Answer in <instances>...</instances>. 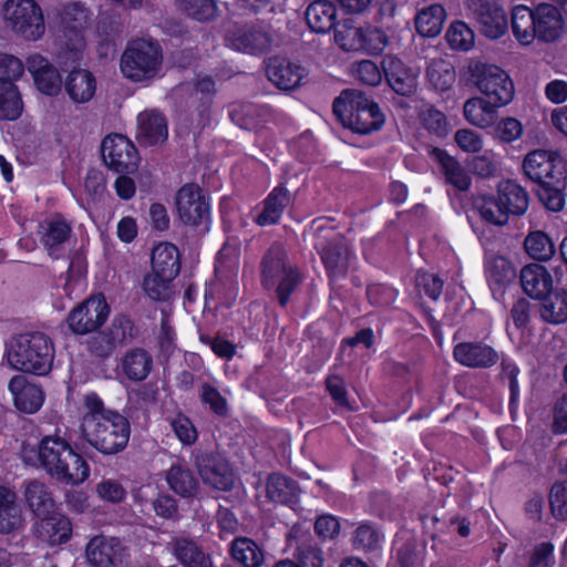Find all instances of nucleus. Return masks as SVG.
<instances>
[{"mask_svg":"<svg viewBox=\"0 0 567 567\" xmlns=\"http://www.w3.org/2000/svg\"><path fill=\"white\" fill-rule=\"evenodd\" d=\"M426 75L429 81L437 90L445 91L455 82V71L451 62L443 59H434L429 64Z\"/></svg>","mask_w":567,"mask_h":567,"instance_id":"09e8293b","label":"nucleus"},{"mask_svg":"<svg viewBox=\"0 0 567 567\" xmlns=\"http://www.w3.org/2000/svg\"><path fill=\"white\" fill-rule=\"evenodd\" d=\"M363 42L361 51L369 54H377L386 48L389 40L384 31L378 28L364 27Z\"/></svg>","mask_w":567,"mask_h":567,"instance_id":"052dcab7","label":"nucleus"},{"mask_svg":"<svg viewBox=\"0 0 567 567\" xmlns=\"http://www.w3.org/2000/svg\"><path fill=\"white\" fill-rule=\"evenodd\" d=\"M23 111L19 87L9 81H0V120L14 121Z\"/></svg>","mask_w":567,"mask_h":567,"instance_id":"ea45409f","label":"nucleus"},{"mask_svg":"<svg viewBox=\"0 0 567 567\" xmlns=\"http://www.w3.org/2000/svg\"><path fill=\"white\" fill-rule=\"evenodd\" d=\"M353 74L362 82L368 85H378L382 81V73L378 65L370 61V60H363L360 61L354 68H353Z\"/></svg>","mask_w":567,"mask_h":567,"instance_id":"680f3d73","label":"nucleus"},{"mask_svg":"<svg viewBox=\"0 0 567 567\" xmlns=\"http://www.w3.org/2000/svg\"><path fill=\"white\" fill-rule=\"evenodd\" d=\"M42 245L51 255L55 248L64 244L71 235V225L60 215L45 218L39 225Z\"/></svg>","mask_w":567,"mask_h":567,"instance_id":"7c9ffc66","label":"nucleus"},{"mask_svg":"<svg viewBox=\"0 0 567 567\" xmlns=\"http://www.w3.org/2000/svg\"><path fill=\"white\" fill-rule=\"evenodd\" d=\"M288 204V195L284 189H274L265 203V209L257 223L261 226L272 225L279 220Z\"/></svg>","mask_w":567,"mask_h":567,"instance_id":"8fccbe9b","label":"nucleus"},{"mask_svg":"<svg viewBox=\"0 0 567 567\" xmlns=\"http://www.w3.org/2000/svg\"><path fill=\"white\" fill-rule=\"evenodd\" d=\"M444 39L449 48L457 52H468L476 43L474 30L462 20H454L447 25Z\"/></svg>","mask_w":567,"mask_h":567,"instance_id":"58836bf2","label":"nucleus"},{"mask_svg":"<svg viewBox=\"0 0 567 567\" xmlns=\"http://www.w3.org/2000/svg\"><path fill=\"white\" fill-rule=\"evenodd\" d=\"M524 248L529 257L536 260H549L556 252L555 244L550 236L544 230H529Z\"/></svg>","mask_w":567,"mask_h":567,"instance_id":"79ce46f5","label":"nucleus"},{"mask_svg":"<svg viewBox=\"0 0 567 567\" xmlns=\"http://www.w3.org/2000/svg\"><path fill=\"white\" fill-rule=\"evenodd\" d=\"M152 367V357L142 349H134L122 358L120 371L132 381H142L147 378Z\"/></svg>","mask_w":567,"mask_h":567,"instance_id":"f704fd0d","label":"nucleus"},{"mask_svg":"<svg viewBox=\"0 0 567 567\" xmlns=\"http://www.w3.org/2000/svg\"><path fill=\"white\" fill-rule=\"evenodd\" d=\"M470 71L475 86L484 97L502 107L513 101L515 86L505 70L495 64L475 62Z\"/></svg>","mask_w":567,"mask_h":567,"instance_id":"1a4fd4ad","label":"nucleus"},{"mask_svg":"<svg viewBox=\"0 0 567 567\" xmlns=\"http://www.w3.org/2000/svg\"><path fill=\"white\" fill-rule=\"evenodd\" d=\"M172 427L183 444L190 445L197 439V431L190 420L184 415H178L172 421Z\"/></svg>","mask_w":567,"mask_h":567,"instance_id":"69168bd1","label":"nucleus"},{"mask_svg":"<svg viewBox=\"0 0 567 567\" xmlns=\"http://www.w3.org/2000/svg\"><path fill=\"white\" fill-rule=\"evenodd\" d=\"M177 8L189 18L207 22L218 16V7L214 0H176Z\"/></svg>","mask_w":567,"mask_h":567,"instance_id":"49530a36","label":"nucleus"},{"mask_svg":"<svg viewBox=\"0 0 567 567\" xmlns=\"http://www.w3.org/2000/svg\"><path fill=\"white\" fill-rule=\"evenodd\" d=\"M384 74L389 85L401 95H412L416 91L417 70L406 68L403 62L394 56L383 60Z\"/></svg>","mask_w":567,"mask_h":567,"instance_id":"412c9836","label":"nucleus"},{"mask_svg":"<svg viewBox=\"0 0 567 567\" xmlns=\"http://www.w3.org/2000/svg\"><path fill=\"white\" fill-rule=\"evenodd\" d=\"M321 258L331 276L343 275L348 268L351 251L342 239L329 245L321 250Z\"/></svg>","mask_w":567,"mask_h":567,"instance_id":"a19ab883","label":"nucleus"},{"mask_svg":"<svg viewBox=\"0 0 567 567\" xmlns=\"http://www.w3.org/2000/svg\"><path fill=\"white\" fill-rule=\"evenodd\" d=\"M486 275L491 284L505 285L515 276L513 265L504 257H493L486 262Z\"/></svg>","mask_w":567,"mask_h":567,"instance_id":"3c124183","label":"nucleus"},{"mask_svg":"<svg viewBox=\"0 0 567 567\" xmlns=\"http://www.w3.org/2000/svg\"><path fill=\"white\" fill-rule=\"evenodd\" d=\"M364 25L352 20H344L334 28L333 41L344 52H359L363 47Z\"/></svg>","mask_w":567,"mask_h":567,"instance_id":"c9c22d12","label":"nucleus"},{"mask_svg":"<svg viewBox=\"0 0 567 567\" xmlns=\"http://www.w3.org/2000/svg\"><path fill=\"white\" fill-rule=\"evenodd\" d=\"M197 470L206 485L218 489L228 491L235 483V476L229 465L215 456L203 455L197 458Z\"/></svg>","mask_w":567,"mask_h":567,"instance_id":"a211bd4d","label":"nucleus"},{"mask_svg":"<svg viewBox=\"0 0 567 567\" xmlns=\"http://www.w3.org/2000/svg\"><path fill=\"white\" fill-rule=\"evenodd\" d=\"M520 285L530 298L543 299L551 292L554 279L545 266L529 264L520 270Z\"/></svg>","mask_w":567,"mask_h":567,"instance_id":"b1692460","label":"nucleus"},{"mask_svg":"<svg viewBox=\"0 0 567 567\" xmlns=\"http://www.w3.org/2000/svg\"><path fill=\"white\" fill-rule=\"evenodd\" d=\"M566 186L540 185L538 196L545 207L551 212H560L565 207V195L563 189Z\"/></svg>","mask_w":567,"mask_h":567,"instance_id":"13d9d810","label":"nucleus"},{"mask_svg":"<svg viewBox=\"0 0 567 567\" xmlns=\"http://www.w3.org/2000/svg\"><path fill=\"white\" fill-rule=\"evenodd\" d=\"M28 507L39 517L55 511V503L48 487L38 481L28 483L24 491Z\"/></svg>","mask_w":567,"mask_h":567,"instance_id":"4c0bfd02","label":"nucleus"},{"mask_svg":"<svg viewBox=\"0 0 567 567\" xmlns=\"http://www.w3.org/2000/svg\"><path fill=\"white\" fill-rule=\"evenodd\" d=\"M454 141L461 151L470 154L481 152L484 146L482 136L470 128H461L456 131L454 134Z\"/></svg>","mask_w":567,"mask_h":567,"instance_id":"bf43d9fd","label":"nucleus"},{"mask_svg":"<svg viewBox=\"0 0 567 567\" xmlns=\"http://www.w3.org/2000/svg\"><path fill=\"white\" fill-rule=\"evenodd\" d=\"M164 55L161 45L151 40L132 41L120 59L122 75L135 83H151L162 76Z\"/></svg>","mask_w":567,"mask_h":567,"instance_id":"39448f33","label":"nucleus"},{"mask_svg":"<svg viewBox=\"0 0 567 567\" xmlns=\"http://www.w3.org/2000/svg\"><path fill=\"white\" fill-rule=\"evenodd\" d=\"M341 529L339 519L330 514L320 515L315 523L316 534L322 539L336 538Z\"/></svg>","mask_w":567,"mask_h":567,"instance_id":"e2e57ef3","label":"nucleus"},{"mask_svg":"<svg viewBox=\"0 0 567 567\" xmlns=\"http://www.w3.org/2000/svg\"><path fill=\"white\" fill-rule=\"evenodd\" d=\"M0 19L13 34L27 41H38L45 34L44 14L35 0H4Z\"/></svg>","mask_w":567,"mask_h":567,"instance_id":"0eeeda50","label":"nucleus"},{"mask_svg":"<svg viewBox=\"0 0 567 567\" xmlns=\"http://www.w3.org/2000/svg\"><path fill=\"white\" fill-rule=\"evenodd\" d=\"M454 358L466 367H488L496 362L495 351L483 344L460 343L454 348Z\"/></svg>","mask_w":567,"mask_h":567,"instance_id":"72a5a7b5","label":"nucleus"},{"mask_svg":"<svg viewBox=\"0 0 567 567\" xmlns=\"http://www.w3.org/2000/svg\"><path fill=\"white\" fill-rule=\"evenodd\" d=\"M175 278L158 275L153 271L146 275L142 282V289L146 297L154 301H163L172 296V281Z\"/></svg>","mask_w":567,"mask_h":567,"instance_id":"de8ad7c7","label":"nucleus"},{"mask_svg":"<svg viewBox=\"0 0 567 567\" xmlns=\"http://www.w3.org/2000/svg\"><path fill=\"white\" fill-rule=\"evenodd\" d=\"M522 167L539 185L567 186V159L557 151L534 150L525 155Z\"/></svg>","mask_w":567,"mask_h":567,"instance_id":"6e6552de","label":"nucleus"},{"mask_svg":"<svg viewBox=\"0 0 567 567\" xmlns=\"http://www.w3.org/2000/svg\"><path fill=\"white\" fill-rule=\"evenodd\" d=\"M511 30L519 47L530 48L536 43L559 42L567 32V23L557 4L550 2H540L534 7L516 4L511 9Z\"/></svg>","mask_w":567,"mask_h":567,"instance_id":"f03ea898","label":"nucleus"},{"mask_svg":"<svg viewBox=\"0 0 567 567\" xmlns=\"http://www.w3.org/2000/svg\"><path fill=\"white\" fill-rule=\"evenodd\" d=\"M166 482L178 495L189 497L195 495L198 484L192 472L181 465H173L166 473Z\"/></svg>","mask_w":567,"mask_h":567,"instance_id":"37998d69","label":"nucleus"},{"mask_svg":"<svg viewBox=\"0 0 567 567\" xmlns=\"http://www.w3.org/2000/svg\"><path fill=\"white\" fill-rule=\"evenodd\" d=\"M27 69L35 87L49 96L58 95L63 86L59 70L42 54L32 53L27 58Z\"/></svg>","mask_w":567,"mask_h":567,"instance_id":"dca6fc26","label":"nucleus"},{"mask_svg":"<svg viewBox=\"0 0 567 567\" xmlns=\"http://www.w3.org/2000/svg\"><path fill=\"white\" fill-rule=\"evenodd\" d=\"M79 413L80 437L91 447L104 455L116 454L126 447L130 422L116 410L106 408L95 392L83 395Z\"/></svg>","mask_w":567,"mask_h":567,"instance_id":"f257e3e1","label":"nucleus"},{"mask_svg":"<svg viewBox=\"0 0 567 567\" xmlns=\"http://www.w3.org/2000/svg\"><path fill=\"white\" fill-rule=\"evenodd\" d=\"M23 525L22 511L14 496L0 509V533L10 534L19 530Z\"/></svg>","mask_w":567,"mask_h":567,"instance_id":"603ef678","label":"nucleus"},{"mask_svg":"<svg viewBox=\"0 0 567 567\" xmlns=\"http://www.w3.org/2000/svg\"><path fill=\"white\" fill-rule=\"evenodd\" d=\"M168 136L167 121L155 110H146L137 115L136 138L146 146L164 143Z\"/></svg>","mask_w":567,"mask_h":567,"instance_id":"aec40b11","label":"nucleus"},{"mask_svg":"<svg viewBox=\"0 0 567 567\" xmlns=\"http://www.w3.org/2000/svg\"><path fill=\"white\" fill-rule=\"evenodd\" d=\"M279 280L277 288L281 305H286L290 292L293 290L298 276L292 269H287L282 258L266 257L264 261V282L267 287L274 286Z\"/></svg>","mask_w":567,"mask_h":567,"instance_id":"6ab92c4d","label":"nucleus"},{"mask_svg":"<svg viewBox=\"0 0 567 567\" xmlns=\"http://www.w3.org/2000/svg\"><path fill=\"white\" fill-rule=\"evenodd\" d=\"M152 270L158 275L176 278L181 269V258L175 245L162 241L156 244L151 254Z\"/></svg>","mask_w":567,"mask_h":567,"instance_id":"c85d7f7f","label":"nucleus"},{"mask_svg":"<svg viewBox=\"0 0 567 567\" xmlns=\"http://www.w3.org/2000/svg\"><path fill=\"white\" fill-rule=\"evenodd\" d=\"M333 112L344 127L360 134L380 130L385 121L379 105L358 91H344L333 103Z\"/></svg>","mask_w":567,"mask_h":567,"instance_id":"423d86ee","label":"nucleus"},{"mask_svg":"<svg viewBox=\"0 0 567 567\" xmlns=\"http://www.w3.org/2000/svg\"><path fill=\"white\" fill-rule=\"evenodd\" d=\"M95 492L100 499L106 503H121L126 497V491L122 484L112 478H105L97 483Z\"/></svg>","mask_w":567,"mask_h":567,"instance_id":"6e6d98bb","label":"nucleus"},{"mask_svg":"<svg viewBox=\"0 0 567 567\" xmlns=\"http://www.w3.org/2000/svg\"><path fill=\"white\" fill-rule=\"evenodd\" d=\"M382 536L369 524H360L353 536V542L358 547L371 549L379 545Z\"/></svg>","mask_w":567,"mask_h":567,"instance_id":"0e129e2a","label":"nucleus"},{"mask_svg":"<svg viewBox=\"0 0 567 567\" xmlns=\"http://www.w3.org/2000/svg\"><path fill=\"white\" fill-rule=\"evenodd\" d=\"M35 532L38 537L50 546H58L71 538L72 524L69 517L54 511L41 517L35 525Z\"/></svg>","mask_w":567,"mask_h":567,"instance_id":"5701e85b","label":"nucleus"},{"mask_svg":"<svg viewBox=\"0 0 567 567\" xmlns=\"http://www.w3.org/2000/svg\"><path fill=\"white\" fill-rule=\"evenodd\" d=\"M265 71L268 80L284 91L297 89L308 75L301 64L282 56L269 58L266 61Z\"/></svg>","mask_w":567,"mask_h":567,"instance_id":"4468645a","label":"nucleus"},{"mask_svg":"<svg viewBox=\"0 0 567 567\" xmlns=\"http://www.w3.org/2000/svg\"><path fill=\"white\" fill-rule=\"evenodd\" d=\"M523 132V124L517 118L508 116L496 123L494 136L504 143H513L520 138Z\"/></svg>","mask_w":567,"mask_h":567,"instance_id":"864d4df0","label":"nucleus"},{"mask_svg":"<svg viewBox=\"0 0 567 567\" xmlns=\"http://www.w3.org/2000/svg\"><path fill=\"white\" fill-rule=\"evenodd\" d=\"M86 11L79 6L69 7L63 14V21L66 24L64 32V49L78 55L85 48V39L82 33V27L86 22Z\"/></svg>","mask_w":567,"mask_h":567,"instance_id":"393cba45","label":"nucleus"},{"mask_svg":"<svg viewBox=\"0 0 567 567\" xmlns=\"http://www.w3.org/2000/svg\"><path fill=\"white\" fill-rule=\"evenodd\" d=\"M549 505L555 517L567 518V481L557 482L551 486Z\"/></svg>","mask_w":567,"mask_h":567,"instance_id":"4d7b16f0","label":"nucleus"},{"mask_svg":"<svg viewBox=\"0 0 567 567\" xmlns=\"http://www.w3.org/2000/svg\"><path fill=\"white\" fill-rule=\"evenodd\" d=\"M267 497L276 503H289L298 494V488L293 482L281 475H271L265 485Z\"/></svg>","mask_w":567,"mask_h":567,"instance_id":"a18cd8bd","label":"nucleus"},{"mask_svg":"<svg viewBox=\"0 0 567 567\" xmlns=\"http://www.w3.org/2000/svg\"><path fill=\"white\" fill-rule=\"evenodd\" d=\"M337 9L328 0L312 2L306 12L307 23L311 30L318 33L328 32L334 24Z\"/></svg>","mask_w":567,"mask_h":567,"instance_id":"e433bc0d","label":"nucleus"},{"mask_svg":"<svg viewBox=\"0 0 567 567\" xmlns=\"http://www.w3.org/2000/svg\"><path fill=\"white\" fill-rule=\"evenodd\" d=\"M24 74V63L19 58L0 52V81L14 83Z\"/></svg>","mask_w":567,"mask_h":567,"instance_id":"5fc2aeb1","label":"nucleus"},{"mask_svg":"<svg viewBox=\"0 0 567 567\" xmlns=\"http://www.w3.org/2000/svg\"><path fill=\"white\" fill-rule=\"evenodd\" d=\"M68 96L78 104L87 103L93 99L97 87L95 75L82 68L69 71L63 81Z\"/></svg>","mask_w":567,"mask_h":567,"instance_id":"4be33fe9","label":"nucleus"},{"mask_svg":"<svg viewBox=\"0 0 567 567\" xmlns=\"http://www.w3.org/2000/svg\"><path fill=\"white\" fill-rule=\"evenodd\" d=\"M472 216L478 217L483 223L492 226H505L506 215L502 204L495 194H483L473 198Z\"/></svg>","mask_w":567,"mask_h":567,"instance_id":"c756f323","label":"nucleus"},{"mask_svg":"<svg viewBox=\"0 0 567 567\" xmlns=\"http://www.w3.org/2000/svg\"><path fill=\"white\" fill-rule=\"evenodd\" d=\"M105 165L117 173H130L136 169L140 157L134 144L121 134H110L101 145Z\"/></svg>","mask_w":567,"mask_h":567,"instance_id":"f8f14e48","label":"nucleus"},{"mask_svg":"<svg viewBox=\"0 0 567 567\" xmlns=\"http://www.w3.org/2000/svg\"><path fill=\"white\" fill-rule=\"evenodd\" d=\"M38 456L43 468L62 483L78 485L90 475L86 461L59 436L43 437L39 444Z\"/></svg>","mask_w":567,"mask_h":567,"instance_id":"7ed1b4c3","label":"nucleus"},{"mask_svg":"<svg viewBox=\"0 0 567 567\" xmlns=\"http://www.w3.org/2000/svg\"><path fill=\"white\" fill-rule=\"evenodd\" d=\"M463 6L484 38L498 40L508 32L511 17L497 0H464Z\"/></svg>","mask_w":567,"mask_h":567,"instance_id":"9d476101","label":"nucleus"},{"mask_svg":"<svg viewBox=\"0 0 567 567\" xmlns=\"http://www.w3.org/2000/svg\"><path fill=\"white\" fill-rule=\"evenodd\" d=\"M499 107L484 96H474L464 103L463 114L468 124L485 130L496 123Z\"/></svg>","mask_w":567,"mask_h":567,"instance_id":"a878e982","label":"nucleus"},{"mask_svg":"<svg viewBox=\"0 0 567 567\" xmlns=\"http://www.w3.org/2000/svg\"><path fill=\"white\" fill-rule=\"evenodd\" d=\"M430 156L433 161L441 165L447 183L452 184L461 190H465L470 187V175L446 151L433 147L430 150Z\"/></svg>","mask_w":567,"mask_h":567,"instance_id":"2f4dec72","label":"nucleus"},{"mask_svg":"<svg viewBox=\"0 0 567 567\" xmlns=\"http://www.w3.org/2000/svg\"><path fill=\"white\" fill-rule=\"evenodd\" d=\"M173 550L185 567H210V559L190 540H174Z\"/></svg>","mask_w":567,"mask_h":567,"instance_id":"c03bdc74","label":"nucleus"},{"mask_svg":"<svg viewBox=\"0 0 567 567\" xmlns=\"http://www.w3.org/2000/svg\"><path fill=\"white\" fill-rule=\"evenodd\" d=\"M538 308L540 319L554 326L567 323V290L557 289L542 299Z\"/></svg>","mask_w":567,"mask_h":567,"instance_id":"473e14b6","label":"nucleus"},{"mask_svg":"<svg viewBox=\"0 0 567 567\" xmlns=\"http://www.w3.org/2000/svg\"><path fill=\"white\" fill-rule=\"evenodd\" d=\"M87 561L93 567H121L125 564L127 553L116 538L93 537L85 549Z\"/></svg>","mask_w":567,"mask_h":567,"instance_id":"2eb2a0df","label":"nucleus"},{"mask_svg":"<svg viewBox=\"0 0 567 567\" xmlns=\"http://www.w3.org/2000/svg\"><path fill=\"white\" fill-rule=\"evenodd\" d=\"M446 10L442 4L433 3L417 10L414 27L422 38H436L446 21Z\"/></svg>","mask_w":567,"mask_h":567,"instance_id":"bb28decb","label":"nucleus"},{"mask_svg":"<svg viewBox=\"0 0 567 567\" xmlns=\"http://www.w3.org/2000/svg\"><path fill=\"white\" fill-rule=\"evenodd\" d=\"M53 359V342L41 332L19 334L7 346L8 363L19 371L45 375L52 369Z\"/></svg>","mask_w":567,"mask_h":567,"instance_id":"20e7f679","label":"nucleus"},{"mask_svg":"<svg viewBox=\"0 0 567 567\" xmlns=\"http://www.w3.org/2000/svg\"><path fill=\"white\" fill-rule=\"evenodd\" d=\"M109 305L101 295L92 296L75 307L68 317L70 329L78 334L97 330L107 319Z\"/></svg>","mask_w":567,"mask_h":567,"instance_id":"9b49d317","label":"nucleus"},{"mask_svg":"<svg viewBox=\"0 0 567 567\" xmlns=\"http://www.w3.org/2000/svg\"><path fill=\"white\" fill-rule=\"evenodd\" d=\"M8 388L12 395L13 404L20 412L33 414L43 405L44 392L38 384L29 381L25 377H13Z\"/></svg>","mask_w":567,"mask_h":567,"instance_id":"f3484780","label":"nucleus"},{"mask_svg":"<svg viewBox=\"0 0 567 567\" xmlns=\"http://www.w3.org/2000/svg\"><path fill=\"white\" fill-rule=\"evenodd\" d=\"M176 208L179 218L188 225H200L209 218V204L200 187L195 184H186L179 188Z\"/></svg>","mask_w":567,"mask_h":567,"instance_id":"ddd939ff","label":"nucleus"},{"mask_svg":"<svg viewBox=\"0 0 567 567\" xmlns=\"http://www.w3.org/2000/svg\"><path fill=\"white\" fill-rule=\"evenodd\" d=\"M423 123L427 130L439 136H445L449 133V124L445 115L434 109H429L423 113Z\"/></svg>","mask_w":567,"mask_h":567,"instance_id":"338daca9","label":"nucleus"},{"mask_svg":"<svg viewBox=\"0 0 567 567\" xmlns=\"http://www.w3.org/2000/svg\"><path fill=\"white\" fill-rule=\"evenodd\" d=\"M496 195L504 208L507 221L511 216H520L528 209L529 200L526 190L514 182H502L497 187Z\"/></svg>","mask_w":567,"mask_h":567,"instance_id":"cd10ccee","label":"nucleus"},{"mask_svg":"<svg viewBox=\"0 0 567 567\" xmlns=\"http://www.w3.org/2000/svg\"><path fill=\"white\" fill-rule=\"evenodd\" d=\"M546 97L555 104H561L567 101V81L553 80L545 86Z\"/></svg>","mask_w":567,"mask_h":567,"instance_id":"774afa93","label":"nucleus"}]
</instances>
